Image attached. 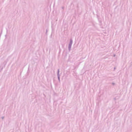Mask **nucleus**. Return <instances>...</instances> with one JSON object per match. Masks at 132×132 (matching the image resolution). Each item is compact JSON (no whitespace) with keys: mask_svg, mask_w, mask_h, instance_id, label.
Returning a JSON list of instances; mask_svg holds the SVG:
<instances>
[{"mask_svg":"<svg viewBox=\"0 0 132 132\" xmlns=\"http://www.w3.org/2000/svg\"><path fill=\"white\" fill-rule=\"evenodd\" d=\"M59 69H58L57 70V76L58 78V79L59 81V82H60V75L59 74Z\"/></svg>","mask_w":132,"mask_h":132,"instance_id":"1","label":"nucleus"},{"mask_svg":"<svg viewBox=\"0 0 132 132\" xmlns=\"http://www.w3.org/2000/svg\"><path fill=\"white\" fill-rule=\"evenodd\" d=\"M72 45L69 44L68 45V50L70 51L71 50Z\"/></svg>","mask_w":132,"mask_h":132,"instance_id":"2","label":"nucleus"},{"mask_svg":"<svg viewBox=\"0 0 132 132\" xmlns=\"http://www.w3.org/2000/svg\"><path fill=\"white\" fill-rule=\"evenodd\" d=\"M72 42L73 41L72 39H70V43L69 44L72 45Z\"/></svg>","mask_w":132,"mask_h":132,"instance_id":"3","label":"nucleus"},{"mask_svg":"<svg viewBox=\"0 0 132 132\" xmlns=\"http://www.w3.org/2000/svg\"><path fill=\"white\" fill-rule=\"evenodd\" d=\"M47 30H46V34H47Z\"/></svg>","mask_w":132,"mask_h":132,"instance_id":"4","label":"nucleus"},{"mask_svg":"<svg viewBox=\"0 0 132 132\" xmlns=\"http://www.w3.org/2000/svg\"><path fill=\"white\" fill-rule=\"evenodd\" d=\"M62 9H64V7L63 6V7H62Z\"/></svg>","mask_w":132,"mask_h":132,"instance_id":"5","label":"nucleus"},{"mask_svg":"<svg viewBox=\"0 0 132 132\" xmlns=\"http://www.w3.org/2000/svg\"><path fill=\"white\" fill-rule=\"evenodd\" d=\"M4 117H2V119H4Z\"/></svg>","mask_w":132,"mask_h":132,"instance_id":"6","label":"nucleus"},{"mask_svg":"<svg viewBox=\"0 0 132 132\" xmlns=\"http://www.w3.org/2000/svg\"><path fill=\"white\" fill-rule=\"evenodd\" d=\"M115 69H116V68H115V67H114V70H115Z\"/></svg>","mask_w":132,"mask_h":132,"instance_id":"7","label":"nucleus"},{"mask_svg":"<svg viewBox=\"0 0 132 132\" xmlns=\"http://www.w3.org/2000/svg\"><path fill=\"white\" fill-rule=\"evenodd\" d=\"M112 84L113 85H114V83H112Z\"/></svg>","mask_w":132,"mask_h":132,"instance_id":"8","label":"nucleus"}]
</instances>
